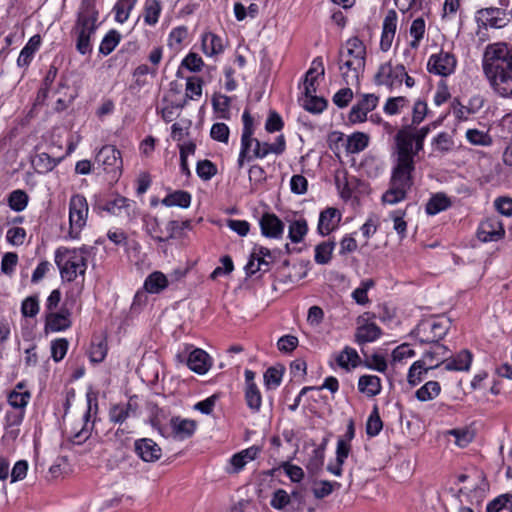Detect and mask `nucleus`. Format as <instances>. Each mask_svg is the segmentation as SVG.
Masks as SVG:
<instances>
[{
  "label": "nucleus",
  "mask_w": 512,
  "mask_h": 512,
  "mask_svg": "<svg viewBox=\"0 0 512 512\" xmlns=\"http://www.w3.org/2000/svg\"><path fill=\"white\" fill-rule=\"evenodd\" d=\"M508 13L504 12V8H482L476 12V21L479 26L501 28L507 23Z\"/></svg>",
  "instance_id": "12"
},
{
  "label": "nucleus",
  "mask_w": 512,
  "mask_h": 512,
  "mask_svg": "<svg viewBox=\"0 0 512 512\" xmlns=\"http://www.w3.org/2000/svg\"><path fill=\"white\" fill-rule=\"evenodd\" d=\"M245 402L253 413H258L262 405V396L257 385H250L244 389Z\"/></svg>",
  "instance_id": "38"
},
{
  "label": "nucleus",
  "mask_w": 512,
  "mask_h": 512,
  "mask_svg": "<svg viewBox=\"0 0 512 512\" xmlns=\"http://www.w3.org/2000/svg\"><path fill=\"white\" fill-rule=\"evenodd\" d=\"M341 220V214L338 209L328 207L321 211L317 231L320 235L326 236L334 231Z\"/></svg>",
  "instance_id": "17"
},
{
  "label": "nucleus",
  "mask_w": 512,
  "mask_h": 512,
  "mask_svg": "<svg viewBox=\"0 0 512 512\" xmlns=\"http://www.w3.org/2000/svg\"><path fill=\"white\" fill-rule=\"evenodd\" d=\"M168 285L167 277L160 271L151 273L145 280L144 287L149 293H159Z\"/></svg>",
  "instance_id": "36"
},
{
  "label": "nucleus",
  "mask_w": 512,
  "mask_h": 512,
  "mask_svg": "<svg viewBox=\"0 0 512 512\" xmlns=\"http://www.w3.org/2000/svg\"><path fill=\"white\" fill-rule=\"evenodd\" d=\"M203 52L208 55H216L224 50L223 40L213 33H206L202 38Z\"/></svg>",
  "instance_id": "31"
},
{
  "label": "nucleus",
  "mask_w": 512,
  "mask_h": 512,
  "mask_svg": "<svg viewBox=\"0 0 512 512\" xmlns=\"http://www.w3.org/2000/svg\"><path fill=\"white\" fill-rule=\"evenodd\" d=\"M196 172L201 179L210 180L217 173V167L210 160H202L197 163Z\"/></svg>",
  "instance_id": "59"
},
{
  "label": "nucleus",
  "mask_w": 512,
  "mask_h": 512,
  "mask_svg": "<svg viewBox=\"0 0 512 512\" xmlns=\"http://www.w3.org/2000/svg\"><path fill=\"white\" fill-rule=\"evenodd\" d=\"M283 371L276 367H270L264 373V383L267 388L278 387L282 380Z\"/></svg>",
  "instance_id": "62"
},
{
  "label": "nucleus",
  "mask_w": 512,
  "mask_h": 512,
  "mask_svg": "<svg viewBox=\"0 0 512 512\" xmlns=\"http://www.w3.org/2000/svg\"><path fill=\"white\" fill-rule=\"evenodd\" d=\"M374 285L373 280L369 279L361 283L360 287L356 288L352 297L356 301V303L360 305H365L369 302L367 292Z\"/></svg>",
  "instance_id": "61"
},
{
  "label": "nucleus",
  "mask_w": 512,
  "mask_h": 512,
  "mask_svg": "<svg viewBox=\"0 0 512 512\" xmlns=\"http://www.w3.org/2000/svg\"><path fill=\"white\" fill-rule=\"evenodd\" d=\"M41 45V37L40 35L36 34L32 36L29 41L26 43V45L22 48L19 57L17 59V65L19 67H27L33 57L36 51L39 49Z\"/></svg>",
  "instance_id": "23"
},
{
  "label": "nucleus",
  "mask_w": 512,
  "mask_h": 512,
  "mask_svg": "<svg viewBox=\"0 0 512 512\" xmlns=\"http://www.w3.org/2000/svg\"><path fill=\"white\" fill-rule=\"evenodd\" d=\"M136 2L137 0H118L114 6L115 20L119 23H124L129 18Z\"/></svg>",
  "instance_id": "47"
},
{
  "label": "nucleus",
  "mask_w": 512,
  "mask_h": 512,
  "mask_svg": "<svg viewBox=\"0 0 512 512\" xmlns=\"http://www.w3.org/2000/svg\"><path fill=\"white\" fill-rule=\"evenodd\" d=\"M95 161L103 166L107 173H112L114 176L119 175L122 168L121 153L115 146L105 145L96 155Z\"/></svg>",
  "instance_id": "8"
},
{
  "label": "nucleus",
  "mask_w": 512,
  "mask_h": 512,
  "mask_svg": "<svg viewBox=\"0 0 512 512\" xmlns=\"http://www.w3.org/2000/svg\"><path fill=\"white\" fill-rule=\"evenodd\" d=\"M162 10L159 0H145L144 3V22L149 26H154L159 19Z\"/></svg>",
  "instance_id": "37"
},
{
  "label": "nucleus",
  "mask_w": 512,
  "mask_h": 512,
  "mask_svg": "<svg viewBox=\"0 0 512 512\" xmlns=\"http://www.w3.org/2000/svg\"><path fill=\"white\" fill-rule=\"evenodd\" d=\"M32 166L40 174L52 171L59 163V160L52 158L47 153H39L32 159Z\"/></svg>",
  "instance_id": "32"
},
{
  "label": "nucleus",
  "mask_w": 512,
  "mask_h": 512,
  "mask_svg": "<svg viewBox=\"0 0 512 512\" xmlns=\"http://www.w3.org/2000/svg\"><path fill=\"white\" fill-rule=\"evenodd\" d=\"M344 56L350 59H359L362 63H365L366 47L359 38H350L346 42V52H344Z\"/></svg>",
  "instance_id": "29"
},
{
  "label": "nucleus",
  "mask_w": 512,
  "mask_h": 512,
  "mask_svg": "<svg viewBox=\"0 0 512 512\" xmlns=\"http://www.w3.org/2000/svg\"><path fill=\"white\" fill-rule=\"evenodd\" d=\"M440 391L441 387L437 381H428L416 391L415 396L419 401L425 402L435 399Z\"/></svg>",
  "instance_id": "39"
},
{
  "label": "nucleus",
  "mask_w": 512,
  "mask_h": 512,
  "mask_svg": "<svg viewBox=\"0 0 512 512\" xmlns=\"http://www.w3.org/2000/svg\"><path fill=\"white\" fill-rule=\"evenodd\" d=\"M381 379L376 375H362L358 380L359 392L367 397H374L381 392Z\"/></svg>",
  "instance_id": "22"
},
{
  "label": "nucleus",
  "mask_w": 512,
  "mask_h": 512,
  "mask_svg": "<svg viewBox=\"0 0 512 512\" xmlns=\"http://www.w3.org/2000/svg\"><path fill=\"white\" fill-rule=\"evenodd\" d=\"M253 143V135H241V149L237 160L239 168L244 166L245 161H251L253 159V156H251Z\"/></svg>",
  "instance_id": "45"
},
{
  "label": "nucleus",
  "mask_w": 512,
  "mask_h": 512,
  "mask_svg": "<svg viewBox=\"0 0 512 512\" xmlns=\"http://www.w3.org/2000/svg\"><path fill=\"white\" fill-rule=\"evenodd\" d=\"M433 345L430 347L429 350H427L424 353L423 359L428 364H436L438 363L439 366L443 365L442 360L447 359L446 355L448 353L447 347L440 344L439 341L431 342Z\"/></svg>",
  "instance_id": "35"
},
{
  "label": "nucleus",
  "mask_w": 512,
  "mask_h": 512,
  "mask_svg": "<svg viewBox=\"0 0 512 512\" xmlns=\"http://www.w3.org/2000/svg\"><path fill=\"white\" fill-rule=\"evenodd\" d=\"M466 138L472 145L489 146L492 143L491 136L478 129H469L466 132Z\"/></svg>",
  "instance_id": "52"
},
{
  "label": "nucleus",
  "mask_w": 512,
  "mask_h": 512,
  "mask_svg": "<svg viewBox=\"0 0 512 512\" xmlns=\"http://www.w3.org/2000/svg\"><path fill=\"white\" fill-rule=\"evenodd\" d=\"M72 326L71 311L62 307L59 311L45 313L44 332H62Z\"/></svg>",
  "instance_id": "11"
},
{
  "label": "nucleus",
  "mask_w": 512,
  "mask_h": 512,
  "mask_svg": "<svg viewBox=\"0 0 512 512\" xmlns=\"http://www.w3.org/2000/svg\"><path fill=\"white\" fill-rule=\"evenodd\" d=\"M392 74V65L390 62L380 65L377 73L374 76L376 85H385L392 90L396 85H401L399 81L394 80Z\"/></svg>",
  "instance_id": "28"
},
{
  "label": "nucleus",
  "mask_w": 512,
  "mask_h": 512,
  "mask_svg": "<svg viewBox=\"0 0 512 512\" xmlns=\"http://www.w3.org/2000/svg\"><path fill=\"white\" fill-rule=\"evenodd\" d=\"M308 225L305 219H298L289 225L288 237L293 243H299L307 234Z\"/></svg>",
  "instance_id": "44"
},
{
  "label": "nucleus",
  "mask_w": 512,
  "mask_h": 512,
  "mask_svg": "<svg viewBox=\"0 0 512 512\" xmlns=\"http://www.w3.org/2000/svg\"><path fill=\"white\" fill-rule=\"evenodd\" d=\"M424 33L425 21L422 18L415 19L410 27V34L414 38L410 43L412 48H417L419 46V42L423 38Z\"/></svg>",
  "instance_id": "58"
},
{
  "label": "nucleus",
  "mask_w": 512,
  "mask_h": 512,
  "mask_svg": "<svg viewBox=\"0 0 512 512\" xmlns=\"http://www.w3.org/2000/svg\"><path fill=\"white\" fill-rule=\"evenodd\" d=\"M88 204L83 195L75 194L69 201V236L78 238L82 228L85 226L88 216Z\"/></svg>",
  "instance_id": "5"
},
{
  "label": "nucleus",
  "mask_w": 512,
  "mask_h": 512,
  "mask_svg": "<svg viewBox=\"0 0 512 512\" xmlns=\"http://www.w3.org/2000/svg\"><path fill=\"white\" fill-rule=\"evenodd\" d=\"M379 97L375 94H365L352 106L348 119L351 123H359L366 120L367 113L376 108Z\"/></svg>",
  "instance_id": "14"
},
{
  "label": "nucleus",
  "mask_w": 512,
  "mask_h": 512,
  "mask_svg": "<svg viewBox=\"0 0 512 512\" xmlns=\"http://www.w3.org/2000/svg\"><path fill=\"white\" fill-rule=\"evenodd\" d=\"M335 247L334 241H324L315 248V262L317 264H327L331 260L332 252Z\"/></svg>",
  "instance_id": "43"
},
{
  "label": "nucleus",
  "mask_w": 512,
  "mask_h": 512,
  "mask_svg": "<svg viewBox=\"0 0 512 512\" xmlns=\"http://www.w3.org/2000/svg\"><path fill=\"white\" fill-rule=\"evenodd\" d=\"M505 236L502 221L497 216L483 220L477 230V237L481 242L499 241Z\"/></svg>",
  "instance_id": "10"
},
{
  "label": "nucleus",
  "mask_w": 512,
  "mask_h": 512,
  "mask_svg": "<svg viewBox=\"0 0 512 512\" xmlns=\"http://www.w3.org/2000/svg\"><path fill=\"white\" fill-rule=\"evenodd\" d=\"M102 210L131 222L137 217L135 202L118 195L115 199L107 201Z\"/></svg>",
  "instance_id": "9"
},
{
  "label": "nucleus",
  "mask_w": 512,
  "mask_h": 512,
  "mask_svg": "<svg viewBox=\"0 0 512 512\" xmlns=\"http://www.w3.org/2000/svg\"><path fill=\"white\" fill-rule=\"evenodd\" d=\"M99 11L96 7V0H81L77 11V17L71 30L75 38L76 50L81 55L92 52L91 38L99 26Z\"/></svg>",
  "instance_id": "3"
},
{
  "label": "nucleus",
  "mask_w": 512,
  "mask_h": 512,
  "mask_svg": "<svg viewBox=\"0 0 512 512\" xmlns=\"http://www.w3.org/2000/svg\"><path fill=\"white\" fill-rule=\"evenodd\" d=\"M245 269L248 275L255 274L260 270L266 272L270 269V262L268 260H264V257H256V249H254Z\"/></svg>",
  "instance_id": "49"
},
{
  "label": "nucleus",
  "mask_w": 512,
  "mask_h": 512,
  "mask_svg": "<svg viewBox=\"0 0 512 512\" xmlns=\"http://www.w3.org/2000/svg\"><path fill=\"white\" fill-rule=\"evenodd\" d=\"M324 455V447L320 446L312 451V455L306 465L309 473L315 475L321 470L324 463Z\"/></svg>",
  "instance_id": "50"
},
{
  "label": "nucleus",
  "mask_w": 512,
  "mask_h": 512,
  "mask_svg": "<svg viewBox=\"0 0 512 512\" xmlns=\"http://www.w3.org/2000/svg\"><path fill=\"white\" fill-rule=\"evenodd\" d=\"M303 107L312 113H321L327 106V101L316 95L304 96Z\"/></svg>",
  "instance_id": "53"
},
{
  "label": "nucleus",
  "mask_w": 512,
  "mask_h": 512,
  "mask_svg": "<svg viewBox=\"0 0 512 512\" xmlns=\"http://www.w3.org/2000/svg\"><path fill=\"white\" fill-rule=\"evenodd\" d=\"M107 355L106 340L101 339L98 342H92L90 347V360L94 363H101Z\"/></svg>",
  "instance_id": "55"
},
{
  "label": "nucleus",
  "mask_w": 512,
  "mask_h": 512,
  "mask_svg": "<svg viewBox=\"0 0 512 512\" xmlns=\"http://www.w3.org/2000/svg\"><path fill=\"white\" fill-rule=\"evenodd\" d=\"M312 64L314 67L310 68L306 72V75H305L304 96L315 95V93L317 91V87L315 84L316 78H317V75H315L316 67L321 68L319 75H322V76L324 75V67H323L322 60L320 58H316Z\"/></svg>",
  "instance_id": "27"
},
{
  "label": "nucleus",
  "mask_w": 512,
  "mask_h": 512,
  "mask_svg": "<svg viewBox=\"0 0 512 512\" xmlns=\"http://www.w3.org/2000/svg\"><path fill=\"white\" fill-rule=\"evenodd\" d=\"M473 355L469 350H461L455 356L442 360L446 371H468L472 363Z\"/></svg>",
  "instance_id": "20"
},
{
  "label": "nucleus",
  "mask_w": 512,
  "mask_h": 512,
  "mask_svg": "<svg viewBox=\"0 0 512 512\" xmlns=\"http://www.w3.org/2000/svg\"><path fill=\"white\" fill-rule=\"evenodd\" d=\"M433 150L439 153H448L454 147V141L447 132H440L433 140H432Z\"/></svg>",
  "instance_id": "46"
},
{
  "label": "nucleus",
  "mask_w": 512,
  "mask_h": 512,
  "mask_svg": "<svg viewBox=\"0 0 512 512\" xmlns=\"http://www.w3.org/2000/svg\"><path fill=\"white\" fill-rule=\"evenodd\" d=\"M121 35L117 30H110L102 39L99 46V53L107 56L109 55L119 44Z\"/></svg>",
  "instance_id": "40"
},
{
  "label": "nucleus",
  "mask_w": 512,
  "mask_h": 512,
  "mask_svg": "<svg viewBox=\"0 0 512 512\" xmlns=\"http://www.w3.org/2000/svg\"><path fill=\"white\" fill-rule=\"evenodd\" d=\"M429 132V126H423L420 130L403 126L395 134L392 149L393 166L389 189L382 195L383 203L393 205L406 199L414 184L415 158L423 151L424 141Z\"/></svg>",
  "instance_id": "1"
},
{
  "label": "nucleus",
  "mask_w": 512,
  "mask_h": 512,
  "mask_svg": "<svg viewBox=\"0 0 512 512\" xmlns=\"http://www.w3.org/2000/svg\"><path fill=\"white\" fill-rule=\"evenodd\" d=\"M188 367L197 374H205L211 367V358L207 352L200 348L190 352L187 359Z\"/></svg>",
  "instance_id": "21"
},
{
  "label": "nucleus",
  "mask_w": 512,
  "mask_h": 512,
  "mask_svg": "<svg viewBox=\"0 0 512 512\" xmlns=\"http://www.w3.org/2000/svg\"><path fill=\"white\" fill-rule=\"evenodd\" d=\"M450 206L451 201L444 193H436L426 203L425 210L428 215H436Z\"/></svg>",
  "instance_id": "30"
},
{
  "label": "nucleus",
  "mask_w": 512,
  "mask_h": 512,
  "mask_svg": "<svg viewBox=\"0 0 512 512\" xmlns=\"http://www.w3.org/2000/svg\"><path fill=\"white\" fill-rule=\"evenodd\" d=\"M196 426V421L191 419H185L179 416L170 419L171 435L177 440L190 438L194 434Z\"/></svg>",
  "instance_id": "18"
},
{
  "label": "nucleus",
  "mask_w": 512,
  "mask_h": 512,
  "mask_svg": "<svg viewBox=\"0 0 512 512\" xmlns=\"http://www.w3.org/2000/svg\"><path fill=\"white\" fill-rule=\"evenodd\" d=\"M134 446L136 454L145 462H155L162 455L160 446L149 438L136 440Z\"/></svg>",
  "instance_id": "16"
},
{
  "label": "nucleus",
  "mask_w": 512,
  "mask_h": 512,
  "mask_svg": "<svg viewBox=\"0 0 512 512\" xmlns=\"http://www.w3.org/2000/svg\"><path fill=\"white\" fill-rule=\"evenodd\" d=\"M369 143V136L362 132H355L347 139V150L350 153L363 151Z\"/></svg>",
  "instance_id": "42"
},
{
  "label": "nucleus",
  "mask_w": 512,
  "mask_h": 512,
  "mask_svg": "<svg viewBox=\"0 0 512 512\" xmlns=\"http://www.w3.org/2000/svg\"><path fill=\"white\" fill-rule=\"evenodd\" d=\"M229 127L222 122H218L212 125L210 130V136L212 139L227 143L229 139Z\"/></svg>",
  "instance_id": "63"
},
{
  "label": "nucleus",
  "mask_w": 512,
  "mask_h": 512,
  "mask_svg": "<svg viewBox=\"0 0 512 512\" xmlns=\"http://www.w3.org/2000/svg\"><path fill=\"white\" fill-rule=\"evenodd\" d=\"M28 204V195L23 190H14L9 194L8 205L9 207L20 212L26 208Z\"/></svg>",
  "instance_id": "48"
},
{
  "label": "nucleus",
  "mask_w": 512,
  "mask_h": 512,
  "mask_svg": "<svg viewBox=\"0 0 512 512\" xmlns=\"http://www.w3.org/2000/svg\"><path fill=\"white\" fill-rule=\"evenodd\" d=\"M261 233L267 238H281L284 232V223L273 213H264L259 220Z\"/></svg>",
  "instance_id": "15"
},
{
  "label": "nucleus",
  "mask_w": 512,
  "mask_h": 512,
  "mask_svg": "<svg viewBox=\"0 0 512 512\" xmlns=\"http://www.w3.org/2000/svg\"><path fill=\"white\" fill-rule=\"evenodd\" d=\"M290 503V495L284 489L274 491L270 504L274 509L283 510Z\"/></svg>",
  "instance_id": "64"
},
{
  "label": "nucleus",
  "mask_w": 512,
  "mask_h": 512,
  "mask_svg": "<svg viewBox=\"0 0 512 512\" xmlns=\"http://www.w3.org/2000/svg\"><path fill=\"white\" fill-rule=\"evenodd\" d=\"M457 60L452 53L440 51L430 56L427 63V70L431 74L447 77L456 68Z\"/></svg>",
  "instance_id": "7"
},
{
  "label": "nucleus",
  "mask_w": 512,
  "mask_h": 512,
  "mask_svg": "<svg viewBox=\"0 0 512 512\" xmlns=\"http://www.w3.org/2000/svg\"><path fill=\"white\" fill-rule=\"evenodd\" d=\"M162 204L167 207L179 206L181 208H188L191 204V194L184 190H176L168 194L162 200Z\"/></svg>",
  "instance_id": "34"
},
{
  "label": "nucleus",
  "mask_w": 512,
  "mask_h": 512,
  "mask_svg": "<svg viewBox=\"0 0 512 512\" xmlns=\"http://www.w3.org/2000/svg\"><path fill=\"white\" fill-rule=\"evenodd\" d=\"M21 313L23 317L33 318L39 313L38 295H31L25 298L21 304Z\"/></svg>",
  "instance_id": "54"
},
{
  "label": "nucleus",
  "mask_w": 512,
  "mask_h": 512,
  "mask_svg": "<svg viewBox=\"0 0 512 512\" xmlns=\"http://www.w3.org/2000/svg\"><path fill=\"white\" fill-rule=\"evenodd\" d=\"M448 329V320L434 319L420 323L416 328V334L421 342H436L446 335Z\"/></svg>",
  "instance_id": "6"
},
{
  "label": "nucleus",
  "mask_w": 512,
  "mask_h": 512,
  "mask_svg": "<svg viewBox=\"0 0 512 512\" xmlns=\"http://www.w3.org/2000/svg\"><path fill=\"white\" fill-rule=\"evenodd\" d=\"M335 361L341 368L349 370L350 367L355 368L358 365L360 357L354 348L346 346L336 356Z\"/></svg>",
  "instance_id": "33"
},
{
  "label": "nucleus",
  "mask_w": 512,
  "mask_h": 512,
  "mask_svg": "<svg viewBox=\"0 0 512 512\" xmlns=\"http://www.w3.org/2000/svg\"><path fill=\"white\" fill-rule=\"evenodd\" d=\"M381 329L375 323H366L357 328L355 340L358 344L373 342L381 335Z\"/></svg>",
  "instance_id": "26"
},
{
  "label": "nucleus",
  "mask_w": 512,
  "mask_h": 512,
  "mask_svg": "<svg viewBox=\"0 0 512 512\" xmlns=\"http://www.w3.org/2000/svg\"><path fill=\"white\" fill-rule=\"evenodd\" d=\"M203 80L199 77H189L186 83V98L194 99L202 95Z\"/></svg>",
  "instance_id": "60"
},
{
  "label": "nucleus",
  "mask_w": 512,
  "mask_h": 512,
  "mask_svg": "<svg viewBox=\"0 0 512 512\" xmlns=\"http://www.w3.org/2000/svg\"><path fill=\"white\" fill-rule=\"evenodd\" d=\"M89 249L86 246L69 249L60 247L55 251V263L59 268L61 278L72 282L77 276H84L87 269V255Z\"/></svg>",
  "instance_id": "4"
},
{
  "label": "nucleus",
  "mask_w": 512,
  "mask_h": 512,
  "mask_svg": "<svg viewBox=\"0 0 512 512\" xmlns=\"http://www.w3.org/2000/svg\"><path fill=\"white\" fill-rule=\"evenodd\" d=\"M137 409L138 405L133 401V398H130L127 403L115 404L110 408L109 420L115 424H122L129 417L135 416Z\"/></svg>",
  "instance_id": "19"
},
{
  "label": "nucleus",
  "mask_w": 512,
  "mask_h": 512,
  "mask_svg": "<svg viewBox=\"0 0 512 512\" xmlns=\"http://www.w3.org/2000/svg\"><path fill=\"white\" fill-rule=\"evenodd\" d=\"M365 63L359 59H350L344 56V51H340L339 69L342 72V79L347 85H353L359 82L360 74L364 71Z\"/></svg>",
  "instance_id": "13"
},
{
  "label": "nucleus",
  "mask_w": 512,
  "mask_h": 512,
  "mask_svg": "<svg viewBox=\"0 0 512 512\" xmlns=\"http://www.w3.org/2000/svg\"><path fill=\"white\" fill-rule=\"evenodd\" d=\"M69 342L66 338H59L51 342V357L55 362L61 361L68 350Z\"/></svg>",
  "instance_id": "57"
},
{
  "label": "nucleus",
  "mask_w": 512,
  "mask_h": 512,
  "mask_svg": "<svg viewBox=\"0 0 512 512\" xmlns=\"http://www.w3.org/2000/svg\"><path fill=\"white\" fill-rule=\"evenodd\" d=\"M439 364H428L425 360H418L412 364L408 371L407 380L411 386H416L422 381V376L429 370L438 368Z\"/></svg>",
  "instance_id": "24"
},
{
  "label": "nucleus",
  "mask_w": 512,
  "mask_h": 512,
  "mask_svg": "<svg viewBox=\"0 0 512 512\" xmlns=\"http://www.w3.org/2000/svg\"><path fill=\"white\" fill-rule=\"evenodd\" d=\"M192 228V222L190 220H185L182 222L171 220L166 225V230L168 234L165 237L157 236L155 239L159 242H165L169 239H172L176 237L180 231L184 229H191Z\"/></svg>",
  "instance_id": "41"
},
{
  "label": "nucleus",
  "mask_w": 512,
  "mask_h": 512,
  "mask_svg": "<svg viewBox=\"0 0 512 512\" xmlns=\"http://www.w3.org/2000/svg\"><path fill=\"white\" fill-rule=\"evenodd\" d=\"M259 452H260L259 447L251 446L245 450H242L239 453L234 454L230 459V463L233 467L232 472H234V473L239 472L246 465V463L248 461L254 460L257 457V455L259 454Z\"/></svg>",
  "instance_id": "25"
},
{
  "label": "nucleus",
  "mask_w": 512,
  "mask_h": 512,
  "mask_svg": "<svg viewBox=\"0 0 512 512\" xmlns=\"http://www.w3.org/2000/svg\"><path fill=\"white\" fill-rule=\"evenodd\" d=\"M383 427V422L380 418L378 407L374 406L372 413L370 414L366 423L367 435L374 437L380 433Z\"/></svg>",
  "instance_id": "51"
},
{
  "label": "nucleus",
  "mask_w": 512,
  "mask_h": 512,
  "mask_svg": "<svg viewBox=\"0 0 512 512\" xmlns=\"http://www.w3.org/2000/svg\"><path fill=\"white\" fill-rule=\"evenodd\" d=\"M482 68L491 87L500 96H512V42L500 41L487 45Z\"/></svg>",
  "instance_id": "2"
},
{
  "label": "nucleus",
  "mask_w": 512,
  "mask_h": 512,
  "mask_svg": "<svg viewBox=\"0 0 512 512\" xmlns=\"http://www.w3.org/2000/svg\"><path fill=\"white\" fill-rule=\"evenodd\" d=\"M409 101L406 97L398 96L388 98L384 105V112L389 115L398 114L402 108L408 105Z\"/></svg>",
  "instance_id": "56"
}]
</instances>
